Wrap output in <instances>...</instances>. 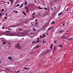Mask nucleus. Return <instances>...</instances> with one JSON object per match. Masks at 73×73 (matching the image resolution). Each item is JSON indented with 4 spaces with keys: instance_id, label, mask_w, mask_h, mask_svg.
<instances>
[{
    "instance_id": "obj_1",
    "label": "nucleus",
    "mask_w": 73,
    "mask_h": 73,
    "mask_svg": "<svg viewBox=\"0 0 73 73\" xmlns=\"http://www.w3.org/2000/svg\"><path fill=\"white\" fill-rule=\"evenodd\" d=\"M16 48H19V49H21V47H20V44L18 43L17 45L15 47Z\"/></svg>"
},
{
    "instance_id": "obj_2",
    "label": "nucleus",
    "mask_w": 73,
    "mask_h": 73,
    "mask_svg": "<svg viewBox=\"0 0 73 73\" xmlns=\"http://www.w3.org/2000/svg\"><path fill=\"white\" fill-rule=\"evenodd\" d=\"M46 52H44V53H41V56H44L45 54H46Z\"/></svg>"
},
{
    "instance_id": "obj_3",
    "label": "nucleus",
    "mask_w": 73,
    "mask_h": 73,
    "mask_svg": "<svg viewBox=\"0 0 73 73\" xmlns=\"http://www.w3.org/2000/svg\"><path fill=\"white\" fill-rule=\"evenodd\" d=\"M9 1L11 2V5H12V4L13 3L14 0H9Z\"/></svg>"
},
{
    "instance_id": "obj_4",
    "label": "nucleus",
    "mask_w": 73,
    "mask_h": 73,
    "mask_svg": "<svg viewBox=\"0 0 73 73\" xmlns=\"http://www.w3.org/2000/svg\"><path fill=\"white\" fill-rule=\"evenodd\" d=\"M73 38H68L67 39V40L68 41L70 40H73Z\"/></svg>"
},
{
    "instance_id": "obj_5",
    "label": "nucleus",
    "mask_w": 73,
    "mask_h": 73,
    "mask_svg": "<svg viewBox=\"0 0 73 73\" xmlns=\"http://www.w3.org/2000/svg\"><path fill=\"white\" fill-rule=\"evenodd\" d=\"M40 47V46L38 45H37L36 46V47H35V49H37V48H38Z\"/></svg>"
},
{
    "instance_id": "obj_6",
    "label": "nucleus",
    "mask_w": 73,
    "mask_h": 73,
    "mask_svg": "<svg viewBox=\"0 0 73 73\" xmlns=\"http://www.w3.org/2000/svg\"><path fill=\"white\" fill-rule=\"evenodd\" d=\"M64 30H61L60 31H59V32L60 33H62V32H64Z\"/></svg>"
},
{
    "instance_id": "obj_7",
    "label": "nucleus",
    "mask_w": 73,
    "mask_h": 73,
    "mask_svg": "<svg viewBox=\"0 0 73 73\" xmlns=\"http://www.w3.org/2000/svg\"><path fill=\"white\" fill-rule=\"evenodd\" d=\"M5 70L6 71H7V72H10V69H9L5 68Z\"/></svg>"
},
{
    "instance_id": "obj_8",
    "label": "nucleus",
    "mask_w": 73,
    "mask_h": 73,
    "mask_svg": "<svg viewBox=\"0 0 73 73\" xmlns=\"http://www.w3.org/2000/svg\"><path fill=\"white\" fill-rule=\"evenodd\" d=\"M53 44L52 43L50 46V49H53V47H52L53 46Z\"/></svg>"
},
{
    "instance_id": "obj_9",
    "label": "nucleus",
    "mask_w": 73,
    "mask_h": 73,
    "mask_svg": "<svg viewBox=\"0 0 73 73\" xmlns=\"http://www.w3.org/2000/svg\"><path fill=\"white\" fill-rule=\"evenodd\" d=\"M22 13L23 14H24V15H25V16H27V14L25 13L24 12V11H22Z\"/></svg>"
},
{
    "instance_id": "obj_10",
    "label": "nucleus",
    "mask_w": 73,
    "mask_h": 73,
    "mask_svg": "<svg viewBox=\"0 0 73 73\" xmlns=\"http://www.w3.org/2000/svg\"><path fill=\"white\" fill-rule=\"evenodd\" d=\"M62 15V12H61V13H58V16H60V15Z\"/></svg>"
},
{
    "instance_id": "obj_11",
    "label": "nucleus",
    "mask_w": 73,
    "mask_h": 73,
    "mask_svg": "<svg viewBox=\"0 0 73 73\" xmlns=\"http://www.w3.org/2000/svg\"><path fill=\"white\" fill-rule=\"evenodd\" d=\"M25 70H29V68H27L26 67H25L24 68Z\"/></svg>"
},
{
    "instance_id": "obj_12",
    "label": "nucleus",
    "mask_w": 73,
    "mask_h": 73,
    "mask_svg": "<svg viewBox=\"0 0 73 73\" xmlns=\"http://www.w3.org/2000/svg\"><path fill=\"white\" fill-rule=\"evenodd\" d=\"M23 6V3H22L21 5L19 6V8H21Z\"/></svg>"
},
{
    "instance_id": "obj_13",
    "label": "nucleus",
    "mask_w": 73,
    "mask_h": 73,
    "mask_svg": "<svg viewBox=\"0 0 73 73\" xmlns=\"http://www.w3.org/2000/svg\"><path fill=\"white\" fill-rule=\"evenodd\" d=\"M16 27V26L13 25V26H11L10 27V28H13L14 27Z\"/></svg>"
},
{
    "instance_id": "obj_14",
    "label": "nucleus",
    "mask_w": 73,
    "mask_h": 73,
    "mask_svg": "<svg viewBox=\"0 0 73 73\" xmlns=\"http://www.w3.org/2000/svg\"><path fill=\"white\" fill-rule=\"evenodd\" d=\"M56 49V47H55V45H54V48L53 49V50H55V49Z\"/></svg>"
},
{
    "instance_id": "obj_15",
    "label": "nucleus",
    "mask_w": 73,
    "mask_h": 73,
    "mask_svg": "<svg viewBox=\"0 0 73 73\" xmlns=\"http://www.w3.org/2000/svg\"><path fill=\"white\" fill-rule=\"evenodd\" d=\"M52 24H53V25H54V24H55V21H52Z\"/></svg>"
},
{
    "instance_id": "obj_16",
    "label": "nucleus",
    "mask_w": 73,
    "mask_h": 73,
    "mask_svg": "<svg viewBox=\"0 0 73 73\" xmlns=\"http://www.w3.org/2000/svg\"><path fill=\"white\" fill-rule=\"evenodd\" d=\"M25 9H26V10H29L28 7H25Z\"/></svg>"
},
{
    "instance_id": "obj_17",
    "label": "nucleus",
    "mask_w": 73,
    "mask_h": 73,
    "mask_svg": "<svg viewBox=\"0 0 73 73\" xmlns=\"http://www.w3.org/2000/svg\"><path fill=\"white\" fill-rule=\"evenodd\" d=\"M8 58L9 60H12V57L11 56L9 57Z\"/></svg>"
},
{
    "instance_id": "obj_18",
    "label": "nucleus",
    "mask_w": 73,
    "mask_h": 73,
    "mask_svg": "<svg viewBox=\"0 0 73 73\" xmlns=\"http://www.w3.org/2000/svg\"><path fill=\"white\" fill-rule=\"evenodd\" d=\"M50 51V50H48L47 51V53H49V52Z\"/></svg>"
},
{
    "instance_id": "obj_19",
    "label": "nucleus",
    "mask_w": 73,
    "mask_h": 73,
    "mask_svg": "<svg viewBox=\"0 0 73 73\" xmlns=\"http://www.w3.org/2000/svg\"><path fill=\"white\" fill-rule=\"evenodd\" d=\"M24 5H27V1L25 2Z\"/></svg>"
},
{
    "instance_id": "obj_20",
    "label": "nucleus",
    "mask_w": 73,
    "mask_h": 73,
    "mask_svg": "<svg viewBox=\"0 0 73 73\" xmlns=\"http://www.w3.org/2000/svg\"><path fill=\"white\" fill-rule=\"evenodd\" d=\"M38 8H39V9H43V8H41V7H39Z\"/></svg>"
},
{
    "instance_id": "obj_21",
    "label": "nucleus",
    "mask_w": 73,
    "mask_h": 73,
    "mask_svg": "<svg viewBox=\"0 0 73 73\" xmlns=\"http://www.w3.org/2000/svg\"><path fill=\"white\" fill-rule=\"evenodd\" d=\"M59 46L60 48H62V45H60Z\"/></svg>"
},
{
    "instance_id": "obj_22",
    "label": "nucleus",
    "mask_w": 73,
    "mask_h": 73,
    "mask_svg": "<svg viewBox=\"0 0 73 73\" xmlns=\"http://www.w3.org/2000/svg\"><path fill=\"white\" fill-rule=\"evenodd\" d=\"M56 42H57V40H56L55 41H54V42L55 44H56Z\"/></svg>"
},
{
    "instance_id": "obj_23",
    "label": "nucleus",
    "mask_w": 73,
    "mask_h": 73,
    "mask_svg": "<svg viewBox=\"0 0 73 73\" xmlns=\"http://www.w3.org/2000/svg\"><path fill=\"white\" fill-rule=\"evenodd\" d=\"M7 32H8V33H10V32H11V31H7L6 32V33H7Z\"/></svg>"
},
{
    "instance_id": "obj_24",
    "label": "nucleus",
    "mask_w": 73,
    "mask_h": 73,
    "mask_svg": "<svg viewBox=\"0 0 73 73\" xmlns=\"http://www.w3.org/2000/svg\"><path fill=\"white\" fill-rule=\"evenodd\" d=\"M40 37H42V38H44V37H45V36H42L41 35L40 36Z\"/></svg>"
},
{
    "instance_id": "obj_25",
    "label": "nucleus",
    "mask_w": 73,
    "mask_h": 73,
    "mask_svg": "<svg viewBox=\"0 0 73 73\" xmlns=\"http://www.w3.org/2000/svg\"><path fill=\"white\" fill-rule=\"evenodd\" d=\"M69 9V8H67V9H66V11H68V9Z\"/></svg>"
},
{
    "instance_id": "obj_26",
    "label": "nucleus",
    "mask_w": 73,
    "mask_h": 73,
    "mask_svg": "<svg viewBox=\"0 0 73 73\" xmlns=\"http://www.w3.org/2000/svg\"><path fill=\"white\" fill-rule=\"evenodd\" d=\"M44 9H45V10H46V11L48 10V9H47V8L44 7Z\"/></svg>"
},
{
    "instance_id": "obj_27",
    "label": "nucleus",
    "mask_w": 73,
    "mask_h": 73,
    "mask_svg": "<svg viewBox=\"0 0 73 73\" xmlns=\"http://www.w3.org/2000/svg\"><path fill=\"white\" fill-rule=\"evenodd\" d=\"M65 35H64L62 37V38H64V37H65Z\"/></svg>"
},
{
    "instance_id": "obj_28",
    "label": "nucleus",
    "mask_w": 73,
    "mask_h": 73,
    "mask_svg": "<svg viewBox=\"0 0 73 73\" xmlns=\"http://www.w3.org/2000/svg\"><path fill=\"white\" fill-rule=\"evenodd\" d=\"M4 11V9H3L1 11V12H3Z\"/></svg>"
},
{
    "instance_id": "obj_29",
    "label": "nucleus",
    "mask_w": 73,
    "mask_h": 73,
    "mask_svg": "<svg viewBox=\"0 0 73 73\" xmlns=\"http://www.w3.org/2000/svg\"><path fill=\"white\" fill-rule=\"evenodd\" d=\"M16 10H14L13 11V12L15 13L16 12Z\"/></svg>"
},
{
    "instance_id": "obj_30",
    "label": "nucleus",
    "mask_w": 73,
    "mask_h": 73,
    "mask_svg": "<svg viewBox=\"0 0 73 73\" xmlns=\"http://www.w3.org/2000/svg\"><path fill=\"white\" fill-rule=\"evenodd\" d=\"M19 5H19V4H18L17 5H16V6L17 7H19Z\"/></svg>"
},
{
    "instance_id": "obj_31",
    "label": "nucleus",
    "mask_w": 73,
    "mask_h": 73,
    "mask_svg": "<svg viewBox=\"0 0 73 73\" xmlns=\"http://www.w3.org/2000/svg\"><path fill=\"white\" fill-rule=\"evenodd\" d=\"M33 33L35 34V33H30V34H31V35H32V34H33Z\"/></svg>"
},
{
    "instance_id": "obj_32",
    "label": "nucleus",
    "mask_w": 73,
    "mask_h": 73,
    "mask_svg": "<svg viewBox=\"0 0 73 73\" xmlns=\"http://www.w3.org/2000/svg\"><path fill=\"white\" fill-rule=\"evenodd\" d=\"M23 30L21 29H19V31H22Z\"/></svg>"
},
{
    "instance_id": "obj_33",
    "label": "nucleus",
    "mask_w": 73,
    "mask_h": 73,
    "mask_svg": "<svg viewBox=\"0 0 73 73\" xmlns=\"http://www.w3.org/2000/svg\"><path fill=\"white\" fill-rule=\"evenodd\" d=\"M5 44V42H3V44L4 45Z\"/></svg>"
},
{
    "instance_id": "obj_34",
    "label": "nucleus",
    "mask_w": 73,
    "mask_h": 73,
    "mask_svg": "<svg viewBox=\"0 0 73 73\" xmlns=\"http://www.w3.org/2000/svg\"><path fill=\"white\" fill-rule=\"evenodd\" d=\"M28 10H27V11H26V13H28V12H29Z\"/></svg>"
},
{
    "instance_id": "obj_35",
    "label": "nucleus",
    "mask_w": 73,
    "mask_h": 73,
    "mask_svg": "<svg viewBox=\"0 0 73 73\" xmlns=\"http://www.w3.org/2000/svg\"><path fill=\"white\" fill-rule=\"evenodd\" d=\"M43 40V43H44V42H45V43H46V42H45V41H44V40Z\"/></svg>"
},
{
    "instance_id": "obj_36",
    "label": "nucleus",
    "mask_w": 73,
    "mask_h": 73,
    "mask_svg": "<svg viewBox=\"0 0 73 73\" xmlns=\"http://www.w3.org/2000/svg\"><path fill=\"white\" fill-rule=\"evenodd\" d=\"M37 24H38V22H36V23H35V25H37Z\"/></svg>"
},
{
    "instance_id": "obj_37",
    "label": "nucleus",
    "mask_w": 73,
    "mask_h": 73,
    "mask_svg": "<svg viewBox=\"0 0 73 73\" xmlns=\"http://www.w3.org/2000/svg\"><path fill=\"white\" fill-rule=\"evenodd\" d=\"M40 41H36V42H40Z\"/></svg>"
},
{
    "instance_id": "obj_38",
    "label": "nucleus",
    "mask_w": 73,
    "mask_h": 73,
    "mask_svg": "<svg viewBox=\"0 0 73 73\" xmlns=\"http://www.w3.org/2000/svg\"><path fill=\"white\" fill-rule=\"evenodd\" d=\"M65 23H63V24H62V26H64L65 25Z\"/></svg>"
},
{
    "instance_id": "obj_39",
    "label": "nucleus",
    "mask_w": 73,
    "mask_h": 73,
    "mask_svg": "<svg viewBox=\"0 0 73 73\" xmlns=\"http://www.w3.org/2000/svg\"><path fill=\"white\" fill-rule=\"evenodd\" d=\"M18 13V11H15V13Z\"/></svg>"
},
{
    "instance_id": "obj_40",
    "label": "nucleus",
    "mask_w": 73,
    "mask_h": 73,
    "mask_svg": "<svg viewBox=\"0 0 73 73\" xmlns=\"http://www.w3.org/2000/svg\"><path fill=\"white\" fill-rule=\"evenodd\" d=\"M33 31H36V29H35V28H34Z\"/></svg>"
},
{
    "instance_id": "obj_41",
    "label": "nucleus",
    "mask_w": 73,
    "mask_h": 73,
    "mask_svg": "<svg viewBox=\"0 0 73 73\" xmlns=\"http://www.w3.org/2000/svg\"><path fill=\"white\" fill-rule=\"evenodd\" d=\"M35 13H33V15H35Z\"/></svg>"
},
{
    "instance_id": "obj_42",
    "label": "nucleus",
    "mask_w": 73,
    "mask_h": 73,
    "mask_svg": "<svg viewBox=\"0 0 73 73\" xmlns=\"http://www.w3.org/2000/svg\"><path fill=\"white\" fill-rule=\"evenodd\" d=\"M2 15V13H0V16H1Z\"/></svg>"
},
{
    "instance_id": "obj_43",
    "label": "nucleus",
    "mask_w": 73,
    "mask_h": 73,
    "mask_svg": "<svg viewBox=\"0 0 73 73\" xmlns=\"http://www.w3.org/2000/svg\"><path fill=\"white\" fill-rule=\"evenodd\" d=\"M49 29H51V27H50L49 28H48V30Z\"/></svg>"
},
{
    "instance_id": "obj_44",
    "label": "nucleus",
    "mask_w": 73,
    "mask_h": 73,
    "mask_svg": "<svg viewBox=\"0 0 73 73\" xmlns=\"http://www.w3.org/2000/svg\"><path fill=\"white\" fill-rule=\"evenodd\" d=\"M4 26H3V27H2V29H4Z\"/></svg>"
},
{
    "instance_id": "obj_45",
    "label": "nucleus",
    "mask_w": 73,
    "mask_h": 73,
    "mask_svg": "<svg viewBox=\"0 0 73 73\" xmlns=\"http://www.w3.org/2000/svg\"><path fill=\"white\" fill-rule=\"evenodd\" d=\"M33 42L32 43V44H34V42H35V41H33Z\"/></svg>"
},
{
    "instance_id": "obj_46",
    "label": "nucleus",
    "mask_w": 73,
    "mask_h": 73,
    "mask_svg": "<svg viewBox=\"0 0 73 73\" xmlns=\"http://www.w3.org/2000/svg\"><path fill=\"white\" fill-rule=\"evenodd\" d=\"M51 10H53V9L52 7H51Z\"/></svg>"
},
{
    "instance_id": "obj_47",
    "label": "nucleus",
    "mask_w": 73,
    "mask_h": 73,
    "mask_svg": "<svg viewBox=\"0 0 73 73\" xmlns=\"http://www.w3.org/2000/svg\"><path fill=\"white\" fill-rule=\"evenodd\" d=\"M65 38L66 40H67V37H65Z\"/></svg>"
},
{
    "instance_id": "obj_48",
    "label": "nucleus",
    "mask_w": 73,
    "mask_h": 73,
    "mask_svg": "<svg viewBox=\"0 0 73 73\" xmlns=\"http://www.w3.org/2000/svg\"><path fill=\"white\" fill-rule=\"evenodd\" d=\"M43 37H44H44L45 36V35L44 34H43Z\"/></svg>"
},
{
    "instance_id": "obj_49",
    "label": "nucleus",
    "mask_w": 73,
    "mask_h": 73,
    "mask_svg": "<svg viewBox=\"0 0 73 73\" xmlns=\"http://www.w3.org/2000/svg\"><path fill=\"white\" fill-rule=\"evenodd\" d=\"M40 39V38H38V41H39V39Z\"/></svg>"
},
{
    "instance_id": "obj_50",
    "label": "nucleus",
    "mask_w": 73,
    "mask_h": 73,
    "mask_svg": "<svg viewBox=\"0 0 73 73\" xmlns=\"http://www.w3.org/2000/svg\"><path fill=\"white\" fill-rule=\"evenodd\" d=\"M0 39H4V38H1Z\"/></svg>"
},
{
    "instance_id": "obj_51",
    "label": "nucleus",
    "mask_w": 73,
    "mask_h": 73,
    "mask_svg": "<svg viewBox=\"0 0 73 73\" xmlns=\"http://www.w3.org/2000/svg\"><path fill=\"white\" fill-rule=\"evenodd\" d=\"M35 21L36 22V21H37V19H36Z\"/></svg>"
},
{
    "instance_id": "obj_52",
    "label": "nucleus",
    "mask_w": 73,
    "mask_h": 73,
    "mask_svg": "<svg viewBox=\"0 0 73 73\" xmlns=\"http://www.w3.org/2000/svg\"><path fill=\"white\" fill-rule=\"evenodd\" d=\"M8 15V14H7V13H6V16H7Z\"/></svg>"
},
{
    "instance_id": "obj_53",
    "label": "nucleus",
    "mask_w": 73,
    "mask_h": 73,
    "mask_svg": "<svg viewBox=\"0 0 73 73\" xmlns=\"http://www.w3.org/2000/svg\"><path fill=\"white\" fill-rule=\"evenodd\" d=\"M20 72V70H19L18 71V72Z\"/></svg>"
},
{
    "instance_id": "obj_54",
    "label": "nucleus",
    "mask_w": 73,
    "mask_h": 73,
    "mask_svg": "<svg viewBox=\"0 0 73 73\" xmlns=\"http://www.w3.org/2000/svg\"><path fill=\"white\" fill-rule=\"evenodd\" d=\"M35 3H36V1H34Z\"/></svg>"
},
{
    "instance_id": "obj_55",
    "label": "nucleus",
    "mask_w": 73,
    "mask_h": 73,
    "mask_svg": "<svg viewBox=\"0 0 73 73\" xmlns=\"http://www.w3.org/2000/svg\"><path fill=\"white\" fill-rule=\"evenodd\" d=\"M7 17L6 18V19L7 20Z\"/></svg>"
},
{
    "instance_id": "obj_56",
    "label": "nucleus",
    "mask_w": 73,
    "mask_h": 73,
    "mask_svg": "<svg viewBox=\"0 0 73 73\" xmlns=\"http://www.w3.org/2000/svg\"><path fill=\"white\" fill-rule=\"evenodd\" d=\"M9 3H10L9 2L7 4H9Z\"/></svg>"
},
{
    "instance_id": "obj_57",
    "label": "nucleus",
    "mask_w": 73,
    "mask_h": 73,
    "mask_svg": "<svg viewBox=\"0 0 73 73\" xmlns=\"http://www.w3.org/2000/svg\"><path fill=\"white\" fill-rule=\"evenodd\" d=\"M9 31H10V30H11V29H9Z\"/></svg>"
},
{
    "instance_id": "obj_58",
    "label": "nucleus",
    "mask_w": 73,
    "mask_h": 73,
    "mask_svg": "<svg viewBox=\"0 0 73 73\" xmlns=\"http://www.w3.org/2000/svg\"><path fill=\"white\" fill-rule=\"evenodd\" d=\"M54 51V50H53L52 51V53H53L54 52H53V51Z\"/></svg>"
},
{
    "instance_id": "obj_59",
    "label": "nucleus",
    "mask_w": 73,
    "mask_h": 73,
    "mask_svg": "<svg viewBox=\"0 0 73 73\" xmlns=\"http://www.w3.org/2000/svg\"><path fill=\"white\" fill-rule=\"evenodd\" d=\"M8 44H9V45H11V43H8Z\"/></svg>"
},
{
    "instance_id": "obj_60",
    "label": "nucleus",
    "mask_w": 73,
    "mask_h": 73,
    "mask_svg": "<svg viewBox=\"0 0 73 73\" xmlns=\"http://www.w3.org/2000/svg\"><path fill=\"white\" fill-rule=\"evenodd\" d=\"M34 19L33 18V19H32L31 20H33Z\"/></svg>"
},
{
    "instance_id": "obj_61",
    "label": "nucleus",
    "mask_w": 73,
    "mask_h": 73,
    "mask_svg": "<svg viewBox=\"0 0 73 73\" xmlns=\"http://www.w3.org/2000/svg\"><path fill=\"white\" fill-rule=\"evenodd\" d=\"M19 20H20V21H21V19H20Z\"/></svg>"
},
{
    "instance_id": "obj_62",
    "label": "nucleus",
    "mask_w": 73,
    "mask_h": 73,
    "mask_svg": "<svg viewBox=\"0 0 73 73\" xmlns=\"http://www.w3.org/2000/svg\"><path fill=\"white\" fill-rule=\"evenodd\" d=\"M4 18H5V19H6V17H5Z\"/></svg>"
},
{
    "instance_id": "obj_63",
    "label": "nucleus",
    "mask_w": 73,
    "mask_h": 73,
    "mask_svg": "<svg viewBox=\"0 0 73 73\" xmlns=\"http://www.w3.org/2000/svg\"><path fill=\"white\" fill-rule=\"evenodd\" d=\"M17 72H18L17 71V72H16V73H17Z\"/></svg>"
},
{
    "instance_id": "obj_64",
    "label": "nucleus",
    "mask_w": 73,
    "mask_h": 73,
    "mask_svg": "<svg viewBox=\"0 0 73 73\" xmlns=\"http://www.w3.org/2000/svg\"><path fill=\"white\" fill-rule=\"evenodd\" d=\"M35 42V43H36V42Z\"/></svg>"
}]
</instances>
